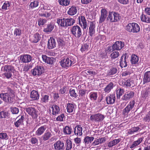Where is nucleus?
<instances>
[{"label": "nucleus", "instance_id": "1", "mask_svg": "<svg viewBox=\"0 0 150 150\" xmlns=\"http://www.w3.org/2000/svg\"><path fill=\"white\" fill-rule=\"evenodd\" d=\"M14 94L13 90L8 88L7 92L0 94V98L5 102L12 103L13 102Z\"/></svg>", "mask_w": 150, "mask_h": 150}, {"label": "nucleus", "instance_id": "2", "mask_svg": "<svg viewBox=\"0 0 150 150\" xmlns=\"http://www.w3.org/2000/svg\"><path fill=\"white\" fill-rule=\"evenodd\" d=\"M75 20L73 18H59L57 19V23L58 25L64 27L72 25L75 23Z\"/></svg>", "mask_w": 150, "mask_h": 150}, {"label": "nucleus", "instance_id": "3", "mask_svg": "<svg viewBox=\"0 0 150 150\" xmlns=\"http://www.w3.org/2000/svg\"><path fill=\"white\" fill-rule=\"evenodd\" d=\"M126 31L130 33H137L139 32L140 28L139 25L135 23H130L125 27Z\"/></svg>", "mask_w": 150, "mask_h": 150}, {"label": "nucleus", "instance_id": "4", "mask_svg": "<svg viewBox=\"0 0 150 150\" xmlns=\"http://www.w3.org/2000/svg\"><path fill=\"white\" fill-rule=\"evenodd\" d=\"M60 63L62 67L67 68L73 65L75 62L73 59L69 57L62 59Z\"/></svg>", "mask_w": 150, "mask_h": 150}, {"label": "nucleus", "instance_id": "5", "mask_svg": "<svg viewBox=\"0 0 150 150\" xmlns=\"http://www.w3.org/2000/svg\"><path fill=\"white\" fill-rule=\"evenodd\" d=\"M70 32L71 33L77 38H79L82 35L81 29L77 25L72 26Z\"/></svg>", "mask_w": 150, "mask_h": 150}, {"label": "nucleus", "instance_id": "6", "mask_svg": "<svg viewBox=\"0 0 150 150\" xmlns=\"http://www.w3.org/2000/svg\"><path fill=\"white\" fill-rule=\"evenodd\" d=\"M45 72L44 67L41 66H38L31 70V74L33 76H40Z\"/></svg>", "mask_w": 150, "mask_h": 150}, {"label": "nucleus", "instance_id": "7", "mask_svg": "<svg viewBox=\"0 0 150 150\" xmlns=\"http://www.w3.org/2000/svg\"><path fill=\"white\" fill-rule=\"evenodd\" d=\"M105 117L104 115L100 113H98L91 115L90 117V120L96 122H100L103 121Z\"/></svg>", "mask_w": 150, "mask_h": 150}, {"label": "nucleus", "instance_id": "8", "mask_svg": "<svg viewBox=\"0 0 150 150\" xmlns=\"http://www.w3.org/2000/svg\"><path fill=\"white\" fill-rule=\"evenodd\" d=\"M26 111L33 118H36L38 117V111L33 107L30 106L26 108Z\"/></svg>", "mask_w": 150, "mask_h": 150}, {"label": "nucleus", "instance_id": "9", "mask_svg": "<svg viewBox=\"0 0 150 150\" xmlns=\"http://www.w3.org/2000/svg\"><path fill=\"white\" fill-rule=\"evenodd\" d=\"M120 18L121 17L118 13L110 12L109 13L108 19H110V21L111 22H115L120 20Z\"/></svg>", "mask_w": 150, "mask_h": 150}, {"label": "nucleus", "instance_id": "10", "mask_svg": "<svg viewBox=\"0 0 150 150\" xmlns=\"http://www.w3.org/2000/svg\"><path fill=\"white\" fill-rule=\"evenodd\" d=\"M135 103V101L134 100L130 101L123 110V114L125 115H127L129 112L134 108Z\"/></svg>", "mask_w": 150, "mask_h": 150}, {"label": "nucleus", "instance_id": "11", "mask_svg": "<svg viewBox=\"0 0 150 150\" xmlns=\"http://www.w3.org/2000/svg\"><path fill=\"white\" fill-rule=\"evenodd\" d=\"M128 56L125 53L123 54L120 59V65L121 68L125 67L127 66V60H128Z\"/></svg>", "mask_w": 150, "mask_h": 150}, {"label": "nucleus", "instance_id": "12", "mask_svg": "<svg viewBox=\"0 0 150 150\" xmlns=\"http://www.w3.org/2000/svg\"><path fill=\"white\" fill-rule=\"evenodd\" d=\"M54 146L55 150H64L65 149L64 143L59 140L55 143Z\"/></svg>", "mask_w": 150, "mask_h": 150}, {"label": "nucleus", "instance_id": "13", "mask_svg": "<svg viewBox=\"0 0 150 150\" xmlns=\"http://www.w3.org/2000/svg\"><path fill=\"white\" fill-rule=\"evenodd\" d=\"M18 120L14 122V125L16 127H20L21 126L23 125V120L25 119V116L24 115H22L21 116L18 117L16 120Z\"/></svg>", "mask_w": 150, "mask_h": 150}, {"label": "nucleus", "instance_id": "14", "mask_svg": "<svg viewBox=\"0 0 150 150\" xmlns=\"http://www.w3.org/2000/svg\"><path fill=\"white\" fill-rule=\"evenodd\" d=\"M78 18L79 24L83 28V30L86 29L87 26V24L85 17L81 16L79 17Z\"/></svg>", "mask_w": 150, "mask_h": 150}, {"label": "nucleus", "instance_id": "15", "mask_svg": "<svg viewBox=\"0 0 150 150\" xmlns=\"http://www.w3.org/2000/svg\"><path fill=\"white\" fill-rule=\"evenodd\" d=\"M1 70L5 72L14 73L16 71L14 67L10 65H6L2 67Z\"/></svg>", "mask_w": 150, "mask_h": 150}, {"label": "nucleus", "instance_id": "16", "mask_svg": "<svg viewBox=\"0 0 150 150\" xmlns=\"http://www.w3.org/2000/svg\"><path fill=\"white\" fill-rule=\"evenodd\" d=\"M124 46V44L121 41H116L112 46L113 50H120Z\"/></svg>", "mask_w": 150, "mask_h": 150}, {"label": "nucleus", "instance_id": "17", "mask_svg": "<svg viewBox=\"0 0 150 150\" xmlns=\"http://www.w3.org/2000/svg\"><path fill=\"white\" fill-rule=\"evenodd\" d=\"M115 93H113L107 96L106 98L107 103L108 104H112L114 103L115 101Z\"/></svg>", "mask_w": 150, "mask_h": 150}, {"label": "nucleus", "instance_id": "18", "mask_svg": "<svg viewBox=\"0 0 150 150\" xmlns=\"http://www.w3.org/2000/svg\"><path fill=\"white\" fill-rule=\"evenodd\" d=\"M32 59V57L29 54H24L20 56V60L24 63H28L30 62Z\"/></svg>", "mask_w": 150, "mask_h": 150}, {"label": "nucleus", "instance_id": "19", "mask_svg": "<svg viewBox=\"0 0 150 150\" xmlns=\"http://www.w3.org/2000/svg\"><path fill=\"white\" fill-rule=\"evenodd\" d=\"M42 57L43 62L49 64L53 63L54 59V58L49 57L46 55H42Z\"/></svg>", "mask_w": 150, "mask_h": 150}, {"label": "nucleus", "instance_id": "20", "mask_svg": "<svg viewBox=\"0 0 150 150\" xmlns=\"http://www.w3.org/2000/svg\"><path fill=\"white\" fill-rule=\"evenodd\" d=\"M83 128L80 125H77L74 128V133L78 136H81L83 134Z\"/></svg>", "mask_w": 150, "mask_h": 150}, {"label": "nucleus", "instance_id": "21", "mask_svg": "<svg viewBox=\"0 0 150 150\" xmlns=\"http://www.w3.org/2000/svg\"><path fill=\"white\" fill-rule=\"evenodd\" d=\"M96 23L95 22H91L89 28L88 33L89 35L92 37L95 33V25Z\"/></svg>", "mask_w": 150, "mask_h": 150}, {"label": "nucleus", "instance_id": "22", "mask_svg": "<svg viewBox=\"0 0 150 150\" xmlns=\"http://www.w3.org/2000/svg\"><path fill=\"white\" fill-rule=\"evenodd\" d=\"M76 108V105L74 103H68L67 105V109L69 113L74 112Z\"/></svg>", "mask_w": 150, "mask_h": 150}, {"label": "nucleus", "instance_id": "23", "mask_svg": "<svg viewBox=\"0 0 150 150\" xmlns=\"http://www.w3.org/2000/svg\"><path fill=\"white\" fill-rule=\"evenodd\" d=\"M77 11V8L74 6H73L69 9L67 11V13L68 15L72 16L76 14Z\"/></svg>", "mask_w": 150, "mask_h": 150}, {"label": "nucleus", "instance_id": "24", "mask_svg": "<svg viewBox=\"0 0 150 150\" xmlns=\"http://www.w3.org/2000/svg\"><path fill=\"white\" fill-rule=\"evenodd\" d=\"M122 85L126 86H134L135 84L134 81L132 79H128L127 80H125L122 82Z\"/></svg>", "mask_w": 150, "mask_h": 150}, {"label": "nucleus", "instance_id": "25", "mask_svg": "<svg viewBox=\"0 0 150 150\" xmlns=\"http://www.w3.org/2000/svg\"><path fill=\"white\" fill-rule=\"evenodd\" d=\"M56 42L55 40L52 38L50 37L48 42V47L49 49H52L56 46Z\"/></svg>", "mask_w": 150, "mask_h": 150}, {"label": "nucleus", "instance_id": "26", "mask_svg": "<svg viewBox=\"0 0 150 150\" xmlns=\"http://www.w3.org/2000/svg\"><path fill=\"white\" fill-rule=\"evenodd\" d=\"M150 82V71L145 72L143 79V83L145 84Z\"/></svg>", "mask_w": 150, "mask_h": 150}, {"label": "nucleus", "instance_id": "27", "mask_svg": "<svg viewBox=\"0 0 150 150\" xmlns=\"http://www.w3.org/2000/svg\"><path fill=\"white\" fill-rule=\"evenodd\" d=\"M94 137L92 136H86L83 140V142L85 146H87L92 143L94 139Z\"/></svg>", "mask_w": 150, "mask_h": 150}, {"label": "nucleus", "instance_id": "28", "mask_svg": "<svg viewBox=\"0 0 150 150\" xmlns=\"http://www.w3.org/2000/svg\"><path fill=\"white\" fill-rule=\"evenodd\" d=\"M46 129L45 126H42L39 128L35 132V134L37 136H40L42 135Z\"/></svg>", "mask_w": 150, "mask_h": 150}, {"label": "nucleus", "instance_id": "29", "mask_svg": "<svg viewBox=\"0 0 150 150\" xmlns=\"http://www.w3.org/2000/svg\"><path fill=\"white\" fill-rule=\"evenodd\" d=\"M144 137H143L139 138L137 140L134 141L132 144L130 146V148L132 149L135 148L136 146H138L143 141Z\"/></svg>", "mask_w": 150, "mask_h": 150}, {"label": "nucleus", "instance_id": "30", "mask_svg": "<svg viewBox=\"0 0 150 150\" xmlns=\"http://www.w3.org/2000/svg\"><path fill=\"white\" fill-rule=\"evenodd\" d=\"M121 141L120 139H116L110 141L107 144L108 146L110 148L116 145Z\"/></svg>", "mask_w": 150, "mask_h": 150}, {"label": "nucleus", "instance_id": "31", "mask_svg": "<svg viewBox=\"0 0 150 150\" xmlns=\"http://www.w3.org/2000/svg\"><path fill=\"white\" fill-rule=\"evenodd\" d=\"M30 97L33 100L38 99L39 98V95L38 92L35 90L32 91L31 93Z\"/></svg>", "mask_w": 150, "mask_h": 150}, {"label": "nucleus", "instance_id": "32", "mask_svg": "<svg viewBox=\"0 0 150 150\" xmlns=\"http://www.w3.org/2000/svg\"><path fill=\"white\" fill-rule=\"evenodd\" d=\"M54 28L53 24L50 23L47 25V27L44 28L43 31L45 32L48 33H49L51 32L52 30Z\"/></svg>", "mask_w": 150, "mask_h": 150}, {"label": "nucleus", "instance_id": "33", "mask_svg": "<svg viewBox=\"0 0 150 150\" xmlns=\"http://www.w3.org/2000/svg\"><path fill=\"white\" fill-rule=\"evenodd\" d=\"M114 86V83L112 82H111L104 88V91L106 93H109L113 88Z\"/></svg>", "mask_w": 150, "mask_h": 150}, {"label": "nucleus", "instance_id": "34", "mask_svg": "<svg viewBox=\"0 0 150 150\" xmlns=\"http://www.w3.org/2000/svg\"><path fill=\"white\" fill-rule=\"evenodd\" d=\"M40 35L38 33L35 34L31 38V41L33 42L36 43L40 39Z\"/></svg>", "mask_w": 150, "mask_h": 150}, {"label": "nucleus", "instance_id": "35", "mask_svg": "<svg viewBox=\"0 0 150 150\" xmlns=\"http://www.w3.org/2000/svg\"><path fill=\"white\" fill-rule=\"evenodd\" d=\"M52 114L54 115H56L58 114L59 112V108L58 106L53 105L52 107Z\"/></svg>", "mask_w": 150, "mask_h": 150}, {"label": "nucleus", "instance_id": "36", "mask_svg": "<svg viewBox=\"0 0 150 150\" xmlns=\"http://www.w3.org/2000/svg\"><path fill=\"white\" fill-rule=\"evenodd\" d=\"M52 136L51 133L49 132H45L42 136L43 140L44 141L48 140Z\"/></svg>", "mask_w": 150, "mask_h": 150}, {"label": "nucleus", "instance_id": "37", "mask_svg": "<svg viewBox=\"0 0 150 150\" xmlns=\"http://www.w3.org/2000/svg\"><path fill=\"white\" fill-rule=\"evenodd\" d=\"M98 97V94L96 92H92L89 94V97L92 101H95L96 100Z\"/></svg>", "mask_w": 150, "mask_h": 150}, {"label": "nucleus", "instance_id": "38", "mask_svg": "<svg viewBox=\"0 0 150 150\" xmlns=\"http://www.w3.org/2000/svg\"><path fill=\"white\" fill-rule=\"evenodd\" d=\"M139 58L135 54H132L131 57L130 61L132 64H135L138 61Z\"/></svg>", "mask_w": 150, "mask_h": 150}, {"label": "nucleus", "instance_id": "39", "mask_svg": "<svg viewBox=\"0 0 150 150\" xmlns=\"http://www.w3.org/2000/svg\"><path fill=\"white\" fill-rule=\"evenodd\" d=\"M71 0H59L58 2L60 5L67 6L69 5Z\"/></svg>", "mask_w": 150, "mask_h": 150}, {"label": "nucleus", "instance_id": "40", "mask_svg": "<svg viewBox=\"0 0 150 150\" xmlns=\"http://www.w3.org/2000/svg\"><path fill=\"white\" fill-rule=\"evenodd\" d=\"M72 130L71 127L66 126L63 129V132L65 134H70L71 133Z\"/></svg>", "mask_w": 150, "mask_h": 150}, {"label": "nucleus", "instance_id": "41", "mask_svg": "<svg viewBox=\"0 0 150 150\" xmlns=\"http://www.w3.org/2000/svg\"><path fill=\"white\" fill-rule=\"evenodd\" d=\"M139 129L140 128L138 127H132V128L129 130L128 133L130 134H134V132L138 131Z\"/></svg>", "mask_w": 150, "mask_h": 150}, {"label": "nucleus", "instance_id": "42", "mask_svg": "<svg viewBox=\"0 0 150 150\" xmlns=\"http://www.w3.org/2000/svg\"><path fill=\"white\" fill-rule=\"evenodd\" d=\"M117 70L116 68H112L108 72V75L109 76L112 75L116 74L117 72Z\"/></svg>", "mask_w": 150, "mask_h": 150}, {"label": "nucleus", "instance_id": "43", "mask_svg": "<svg viewBox=\"0 0 150 150\" xmlns=\"http://www.w3.org/2000/svg\"><path fill=\"white\" fill-rule=\"evenodd\" d=\"M134 93L133 91H128L125 95V99H129L132 98L134 96Z\"/></svg>", "mask_w": 150, "mask_h": 150}, {"label": "nucleus", "instance_id": "44", "mask_svg": "<svg viewBox=\"0 0 150 150\" xmlns=\"http://www.w3.org/2000/svg\"><path fill=\"white\" fill-rule=\"evenodd\" d=\"M66 150H69L72 147V144L71 141L69 139H67L66 142Z\"/></svg>", "mask_w": 150, "mask_h": 150}, {"label": "nucleus", "instance_id": "45", "mask_svg": "<svg viewBox=\"0 0 150 150\" xmlns=\"http://www.w3.org/2000/svg\"><path fill=\"white\" fill-rule=\"evenodd\" d=\"M119 55L118 52L115 51L112 52L110 55V57L112 59H114L117 58Z\"/></svg>", "mask_w": 150, "mask_h": 150}, {"label": "nucleus", "instance_id": "46", "mask_svg": "<svg viewBox=\"0 0 150 150\" xmlns=\"http://www.w3.org/2000/svg\"><path fill=\"white\" fill-rule=\"evenodd\" d=\"M143 119L146 122H150V111L145 115Z\"/></svg>", "mask_w": 150, "mask_h": 150}, {"label": "nucleus", "instance_id": "47", "mask_svg": "<svg viewBox=\"0 0 150 150\" xmlns=\"http://www.w3.org/2000/svg\"><path fill=\"white\" fill-rule=\"evenodd\" d=\"M38 4L39 2L37 0H35L30 3L29 6L31 8H33L37 7L38 6Z\"/></svg>", "mask_w": 150, "mask_h": 150}, {"label": "nucleus", "instance_id": "48", "mask_svg": "<svg viewBox=\"0 0 150 150\" xmlns=\"http://www.w3.org/2000/svg\"><path fill=\"white\" fill-rule=\"evenodd\" d=\"M10 5L9 2L8 1H6L2 7V8L3 10H6L8 9Z\"/></svg>", "mask_w": 150, "mask_h": 150}, {"label": "nucleus", "instance_id": "49", "mask_svg": "<svg viewBox=\"0 0 150 150\" xmlns=\"http://www.w3.org/2000/svg\"><path fill=\"white\" fill-rule=\"evenodd\" d=\"M12 73H11L5 72L3 75H4V77L8 79H11L13 76Z\"/></svg>", "mask_w": 150, "mask_h": 150}, {"label": "nucleus", "instance_id": "50", "mask_svg": "<svg viewBox=\"0 0 150 150\" xmlns=\"http://www.w3.org/2000/svg\"><path fill=\"white\" fill-rule=\"evenodd\" d=\"M89 45L87 44H84L82 45L81 50L82 52L87 51L88 50Z\"/></svg>", "mask_w": 150, "mask_h": 150}, {"label": "nucleus", "instance_id": "51", "mask_svg": "<svg viewBox=\"0 0 150 150\" xmlns=\"http://www.w3.org/2000/svg\"><path fill=\"white\" fill-rule=\"evenodd\" d=\"M0 139L7 140L8 139V136L6 133L1 132L0 133Z\"/></svg>", "mask_w": 150, "mask_h": 150}, {"label": "nucleus", "instance_id": "52", "mask_svg": "<svg viewBox=\"0 0 150 150\" xmlns=\"http://www.w3.org/2000/svg\"><path fill=\"white\" fill-rule=\"evenodd\" d=\"M49 96L47 95H45L43 96L41 99V102L42 103H46L48 101Z\"/></svg>", "mask_w": 150, "mask_h": 150}, {"label": "nucleus", "instance_id": "53", "mask_svg": "<svg viewBox=\"0 0 150 150\" xmlns=\"http://www.w3.org/2000/svg\"><path fill=\"white\" fill-rule=\"evenodd\" d=\"M30 141L31 143L33 145H36L38 143V140L35 137H33L31 138L30 140Z\"/></svg>", "mask_w": 150, "mask_h": 150}, {"label": "nucleus", "instance_id": "54", "mask_svg": "<svg viewBox=\"0 0 150 150\" xmlns=\"http://www.w3.org/2000/svg\"><path fill=\"white\" fill-rule=\"evenodd\" d=\"M123 93V90L121 88L118 89L117 91V98H120Z\"/></svg>", "mask_w": 150, "mask_h": 150}, {"label": "nucleus", "instance_id": "55", "mask_svg": "<svg viewBox=\"0 0 150 150\" xmlns=\"http://www.w3.org/2000/svg\"><path fill=\"white\" fill-rule=\"evenodd\" d=\"M69 93L71 97L76 98L77 95L74 89H70L69 90Z\"/></svg>", "mask_w": 150, "mask_h": 150}, {"label": "nucleus", "instance_id": "56", "mask_svg": "<svg viewBox=\"0 0 150 150\" xmlns=\"http://www.w3.org/2000/svg\"><path fill=\"white\" fill-rule=\"evenodd\" d=\"M8 113L6 112L3 111L0 112V118H5L7 117Z\"/></svg>", "mask_w": 150, "mask_h": 150}, {"label": "nucleus", "instance_id": "57", "mask_svg": "<svg viewBox=\"0 0 150 150\" xmlns=\"http://www.w3.org/2000/svg\"><path fill=\"white\" fill-rule=\"evenodd\" d=\"M21 33V30L19 28H16L14 31V35L16 36H20Z\"/></svg>", "mask_w": 150, "mask_h": 150}, {"label": "nucleus", "instance_id": "58", "mask_svg": "<svg viewBox=\"0 0 150 150\" xmlns=\"http://www.w3.org/2000/svg\"><path fill=\"white\" fill-rule=\"evenodd\" d=\"M64 117V114H62L59 116H58L56 118V120L57 121H63V118Z\"/></svg>", "mask_w": 150, "mask_h": 150}, {"label": "nucleus", "instance_id": "59", "mask_svg": "<svg viewBox=\"0 0 150 150\" xmlns=\"http://www.w3.org/2000/svg\"><path fill=\"white\" fill-rule=\"evenodd\" d=\"M46 20L45 19L42 18H40L38 20V24L39 25H42L45 23Z\"/></svg>", "mask_w": 150, "mask_h": 150}, {"label": "nucleus", "instance_id": "60", "mask_svg": "<svg viewBox=\"0 0 150 150\" xmlns=\"http://www.w3.org/2000/svg\"><path fill=\"white\" fill-rule=\"evenodd\" d=\"M149 18L145 15H142L141 16V19L142 21L147 23Z\"/></svg>", "mask_w": 150, "mask_h": 150}, {"label": "nucleus", "instance_id": "61", "mask_svg": "<svg viewBox=\"0 0 150 150\" xmlns=\"http://www.w3.org/2000/svg\"><path fill=\"white\" fill-rule=\"evenodd\" d=\"M121 4L126 5L129 3V0H117Z\"/></svg>", "mask_w": 150, "mask_h": 150}, {"label": "nucleus", "instance_id": "62", "mask_svg": "<svg viewBox=\"0 0 150 150\" xmlns=\"http://www.w3.org/2000/svg\"><path fill=\"white\" fill-rule=\"evenodd\" d=\"M11 112L13 114H17L19 112V109L18 108L13 107L11 108Z\"/></svg>", "mask_w": 150, "mask_h": 150}, {"label": "nucleus", "instance_id": "63", "mask_svg": "<svg viewBox=\"0 0 150 150\" xmlns=\"http://www.w3.org/2000/svg\"><path fill=\"white\" fill-rule=\"evenodd\" d=\"M100 144L99 139H96L94 142L91 144V145L92 146H96L99 145Z\"/></svg>", "mask_w": 150, "mask_h": 150}, {"label": "nucleus", "instance_id": "64", "mask_svg": "<svg viewBox=\"0 0 150 150\" xmlns=\"http://www.w3.org/2000/svg\"><path fill=\"white\" fill-rule=\"evenodd\" d=\"M67 88L66 86H64L63 87L61 88L60 90V93L62 94L64 93L67 91Z\"/></svg>", "mask_w": 150, "mask_h": 150}]
</instances>
